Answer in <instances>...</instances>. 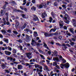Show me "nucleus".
<instances>
[{
    "label": "nucleus",
    "instance_id": "obj_28",
    "mask_svg": "<svg viewBox=\"0 0 76 76\" xmlns=\"http://www.w3.org/2000/svg\"><path fill=\"white\" fill-rule=\"evenodd\" d=\"M44 67L45 68V69H46V70L48 71H49V69H48V66H46V65H45L44 66Z\"/></svg>",
    "mask_w": 76,
    "mask_h": 76
},
{
    "label": "nucleus",
    "instance_id": "obj_50",
    "mask_svg": "<svg viewBox=\"0 0 76 76\" xmlns=\"http://www.w3.org/2000/svg\"><path fill=\"white\" fill-rule=\"evenodd\" d=\"M64 28L65 30H67V27L66 26H64Z\"/></svg>",
    "mask_w": 76,
    "mask_h": 76
},
{
    "label": "nucleus",
    "instance_id": "obj_5",
    "mask_svg": "<svg viewBox=\"0 0 76 76\" xmlns=\"http://www.w3.org/2000/svg\"><path fill=\"white\" fill-rule=\"evenodd\" d=\"M53 60L55 62H56V61H57V62H60V60H59V59L58 57L53 58Z\"/></svg>",
    "mask_w": 76,
    "mask_h": 76
},
{
    "label": "nucleus",
    "instance_id": "obj_26",
    "mask_svg": "<svg viewBox=\"0 0 76 76\" xmlns=\"http://www.w3.org/2000/svg\"><path fill=\"white\" fill-rule=\"evenodd\" d=\"M20 23L19 22H17L16 23V24H15V27H17L19 25Z\"/></svg>",
    "mask_w": 76,
    "mask_h": 76
},
{
    "label": "nucleus",
    "instance_id": "obj_38",
    "mask_svg": "<svg viewBox=\"0 0 76 76\" xmlns=\"http://www.w3.org/2000/svg\"><path fill=\"white\" fill-rule=\"evenodd\" d=\"M8 50H9L10 51H12V48H11L10 46H8Z\"/></svg>",
    "mask_w": 76,
    "mask_h": 76
},
{
    "label": "nucleus",
    "instance_id": "obj_8",
    "mask_svg": "<svg viewBox=\"0 0 76 76\" xmlns=\"http://www.w3.org/2000/svg\"><path fill=\"white\" fill-rule=\"evenodd\" d=\"M3 41L5 42L7 44H8L9 43V40L8 39L4 38L3 39Z\"/></svg>",
    "mask_w": 76,
    "mask_h": 76
},
{
    "label": "nucleus",
    "instance_id": "obj_10",
    "mask_svg": "<svg viewBox=\"0 0 76 76\" xmlns=\"http://www.w3.org/2000/svg\"><path fill=\"white\" fill-rule=\"evenodd\" d=\"M53 54L55 57L58 56V52L56 50L54 51V53Z\"/></svg>",
    "mask_w": 76,
    "mask_h": 76
},
{
    "label": "nucleus",
    "instance_id": "obj_6",
    "mask_svg": "<svg viewBox=\"0 0 76 76\" xmlns=\"http://www.w3.org/2000/svg\"><path fill=\"white\" fill-rule=\"evenodd\" d=\"M34 17L35 18H33V20H34L35 21H36L37 20L38 21H39V20L38 19V18L37 16L36 15H34Z\"/></svg>",
    "mask_w": 76,
    "mask_h": 76
},
{
    "label": "nucleus",
    "instance_id": "obj_43",
    "mask_svg": "<svg viewBox=\"0 0 76 76\" xmlns=\"http://www.w3.org/2000/svg\"><path fill=\"white\" fill-rule=\"evenodd\" d=\"M51 15L53 17H54V15L53 12H51Z\"/></svg>",
    "mask_w": 76,
    "mask_h": 76
},
{
    "label": "nucleus",
    "instance_id": "obj_45",
    "mask_svg": "<svg viewBox=\"0 0 76 76\" xmlns=\"http://www.w3.org/2000/svg\"><path fill=\"white\" fill-rule=\"evenodd\" d=\"M5 71L6 72H7L8 73H9L10 72V71H8V70H7L6 69H5Z\"/></svg>",
    "mask_w": 76,
    "mask_h": 76
},
{
    "label": "nucleus",
    "instance_id": "obj_54",
    "mask_svg": "<svg viewBox=\"0 0 76 76\" xmlns=\"http://www.w3.org/2000/svg\"><path fill=\"white\" fill-rule=\"evenodd\" d=\"M66 45L68 46L69 47H71V46L69 45V44H66Z\"/></svg>",
    "mask_w": 76,
    "mask_h": 76
},
{
    "label": "nucleus",
    "instance_id": "obj_9",
    "mask_svg": "<svg viewBox=\"0 0 76 76\" xmlns=\"http://www.w3.org/2000/svg\"><path fill=\"white\" fill-rule=\"evenodd\" d=\"M15 12H21V13H23V11L22 10H18L17 9H15Z\"/></svg>",
    "mask_w": 76,
    "mask_h": 76
},
{
    "label": "nucleus",
    "instance_id": "obj_63",
    "mask_svg": "<svg viewBox=\"0 0 76 76\" xmlns=\"http://www.w3.org/2000/svg\"><path fill=\"white\" fill-rule=\"evenodd\" d=\"M46 62H47L49 64H50V61H48V60H46Z\"/></svg>",
    "mask_w": 76,
    "mask_h": 76
},
{
    "label": "nucleus",
    "instance_id": "obj_12",
    "mask_svg": "<svg viewBox=\"0 0 76 76\" xmlns=\"http://www.w3.org/2000/svg\"><path fill=\"white\" fill-rule=\"evenodd\" d=\"M38 51H39V52L41 54H45V52H43V51H42V50H40L39 49L38 50Z\"/></svg>",
    "mask_w": 76,
    "mask_h": 76
},
{
    "label": "nucleus",
    "instance_id": "obj_46",
    "mask_svg": "<svg viewBox=\"0 0 76 76\" xmlns=\"http://www.w3.org/2000/svg\"><path fill=\"white\" fill-rule=\"evenodd\" d=\"M6 5H4L3 6V9L4 10H5L6 9Z\"/></svg>",
    "mask_w": 76,
    "mask_h": 76
},
{
    "label": "nucleus",
    "instance_id": "obj_22",
    "mask_svg": "<svg viewBox=\"0 0 76 76\" xmlns=\"http://www.w3.org/2000/svg\"><path fill=\"white\" fill-rule=\"evenodd\" d=\"M4 10H1V15L3 16L4 15Z\"/></svg>",
    "mask_w": 76,
    "mask_h": 76
},
{
    "label": "nucleus",
    "instance_id": "obj_21",
    "mask_svg": "<svg viewBox=\"0 0 76 76\" xmlns=\"http://www.w3.org/2000/svg\"><path fill=\"white\" fill-rule=\"evenodd\" d=\"M17 42H18L20 43H22L23 42L22 40H21L20 39L19 40H16Z\"/></svg>",
    "mask_w": 76,
    "mask_h": 76
},
{
    "label": "nucleus",
    "instance_id": "obj_24",
    "mask_svg": "<svg viewBox=\"0 0 76 76\" xmlns=\"http://www.w3.org/2000/svg\"><path fill=\"white\" fill-rule=\"evenodd\" d=\"M18 69H20L22 68V65H18Z\"/></svg>",
    "mask_w": 76,
    "mask_h": 76
},
{
    "label": "nucleus",
    "instance_id": "obj_49",
    "mask_svg": "<svg viewBox=\"0 0 76 76\" xmlns=\"http://www.w3.org/2000/svg\"><path fill=\"white\" fill-rule=\"evenodd\" d=\"M62 38V37L61 36H59L58 37V38H59L60 40H61Z\"/></svg>",
    "mask_w": 76,
    "mask_h": 76
},
{
    "label": "nucleus",
    "instance_id": "obj_40",
    "mask_svg": "<svg viewBox=\"0 0 76 76\" xmlns=\"http://www.w3.org/2000/svg\"><path fill=\"white\" fill-rule=\"evenodd\" d=\"M28 3L26 4V6H28L29 5V3H30L31 2L28 1Z\"/></svg>",
    "mask_w": 76,
    "mask_h": 76
},
{
    "label": "nucleus",
    "instance_id": "obj_34",
    "mask_svg": "<svg viewBox=\"0 0 76 76\" xmlns=\"http://www.w3.org/2000/svg\"><path fill=\"white\" fill-rule=\"evenodd\" d=\"M56 29H55V28L54 29H52L50 30V32H51L52 31H53L55 32L56 31Z\"/></svg>",
    "mask_w": 76,
    "mask_h": 76
},
{
    "label": "nucleus",
    "instance_id": "obj_25",
    "mask_svg": "<svg viewBox=\"0 0 76 76\" xmlns=\"http://www.w3.org/2000/svg\"><path fill=\"white\" fill-rule=\"evenodd\" d=\"M12 53L14 54H16V50L15 49H13Z\"/></svg>",
    "mask_w": 76,
    "mask_h": 76
},
{
    "label": "nucleus",
    "instance_id": "obj_13",
    "mask_svg": "<svg viewBox=\"0 0 76 76\" xmlns=\"http://www.w3.org/2000/svg\"><path fill=\"white\" fill-rule=\"evenodd\" d=\"M69 44L72 47H73V45H75V43L74 42H72L71 43H69Z\"/></svg>",
    "mask_w": 76,
    "mask_h": 76
},
{
    "label": "nucleus",
    "instance_id": "obj_37",
    "mask_svg": "<svg viewBox=\"0 0 76 76\" xmlns=\"http://www.w3.org/2000/svg\"><path fill=\"white\" fill-rule=\"evenodd\" d=\"M54 28L56 29V30H58L59 29V28L58 27V26H54Z\"/></svg>",
    "mask_w": 76,
    "mask_h": 76
},
{
    "label": "nucleus",
    "instance_id": "obj_7",
    "mask_svg": "<svg viewBox=\"0 0 76 76\" xmlns=\"http://www.w3.org/2000/svg\"><path fill=\"white\" fill-rule=\"evenodd\" d=\"M37 7L38 9H42L43 8V6L42 5H39V4H38L37 5Z\"/></svg>",
    "mask_w": 76,
    "mask_h": 76
},
{
    "label": "nucleus",
    "instance_id": "obj_15",
    "mask_svg": "<svg viewBox=\"0 0 76 76\" xmlns=\"http://www.w3.org/2000/svg\"><path fill=\"white\" fill-rule=\"evenodd\" d=\"M27 24L26 23H25L23 25V26L21 27V29H25L26 26Z\"/></svg>",
    "mask_w": 76,
    "mask_h": 76
},
{
    "label": "nucleus",
    "instance_id": "obj_30",
    "mask_svg": "<svg viewBox=\"0 0 76 76\" xmlns=\"http://www.w3.org/2000/svg\"><path fill=\"white\" fill-rule=\"evenodd\" d=\"M30 29L29 28H26V29H25L24 31H26V32H28V31L29 32Z\"/></svg>",
    "mask_w": 76,
    "mask_h": 76
},
{
    "label": "nucleus",
    "instance_id": "obj_33",
    "mask_svg": "<svg viewBox=\"0 0 76 76\" xmlns=\"http://www.w3.org/2000/svg\"><path fill=\"white\" fill-rule=\"evenodd\" d=\"M31 44L33 47L35 46H36V44H34V42H31Z\"/></svg>",
    "mask_w": 76,
    "mask_h": 76
},
{
    "label": "nucleus",
    "instance_id": "obj_44",
    "mask_svg": "<svg viewBox=\"0 0 76 76\" xmlns=\"http://www.w3.org/2000/svg\"><path fill=\"white\" fill-rule=\"evenodd\" d=\"M38 68H39L41 70H42L43 69L42 66L40 65H39V66Z\"/></svg>",
    "mask_w": 76,
    "mask_h": 76
},
{
    "label": "nucleus",
    "instance_id": "obj_41",
    "mask_svg": "<svg viewBox=\"0 0 76 76\" xmlns=\"http://www.w3.org/2000/svg\"><path fill=\"white\" fill-rule=\"evenodd\" d=\"M66 34L69 36H70L71 35V34H70V33H66Z\"/></svg>",
    "mask_w": 76,
    "mask_h": 76
},
{
    "label": "nucleus",
    "instance_id": "obj_1",
    "mask_svg": "<svg viewBox=\"0 0 76 76\" xmlns=\"http://www.w3.org/2000/svg\"><path fill=\"white\" fill-rule=\"evenodd\" d=\"M60 66L61 68L63 69H64V67H63L65 66L66 68H68L70 66H69V64L68 63H66L63 64L62 63L60 65Z\"/></svg>",
    "mask_w": 76,
    "mask_h": 76
},
{
    "label": "nucleus",
    "instance_id": "obj_60",
    "mask_svg": "<svg viewBox=\"0 0 76 76\" xmlns=\"http://www.w3.org/2000/svg\"><path fill=\"white\" fill-rule=\"evenodd\" d=\"M34 52H35V53H36L39 55V52H35V51H34Z\"/></svg>",
    "mask_w": 76,
    "mask_h": 76
},
{
    "label": "nucleus",
    "instance_id": "obj_58",
    "mask_svg": "<svg viewBox=\"0 0 76 76\" xmlns=\"http://www.w3.org/2000/svg\"><path fill=\"white\" fill-rule=\"evenodd\" d=\"M71 40H72V41H73L74 42H75L76 41L75 39L73 38H72L71 39Z\"/></svg>",
    "mask_w": 76,
    "mask_h": 76
},
{
    "label": "nucleus",
    "instance_id": "obj_32",
    "mask_svg": "<svg viewBox=\"0 0 76 76\" xmlns=\"http://www.w3.org/2000/svg\"><path fill=\"white\" fill-rule=\"evenodd\" d=\"M70 31L71 32L72 34L74 35V31L72 29H70Z\"/></svg>",
    "mask_w": 76,
    "mask_h": 76
},
{
    "label": "nucleus",
    "instance_id": "obj_29",
    "mask_svg": "<svg viewBox=\"0 0 76 76\" xmlns=\"http://www.w3.org/2000/svg\"><path fill=\"white\" fill-rule=\"evenodd\" d=\"M53 5L54 6L56 7L58 6V4L57 2H56L54 3Z\"/></svg>",
    "mask_w": 76,
    "mask_h": 76
},
{
    "label": "nucleus",
    "instance_id": "obj_17",
    "mask_svg": "<svg viewBox=\"0 0 76 76\" xmlns=\"http://www.w3.org/2000/svg\"><path fill=\"white\" fill-rule=\"evenodd\" d=\"M2 67H3L2 68V69H4V68H6V66L5 65V64L4 63H2V65H1Z\"/></svg>",
    "mask_w": 76,
    "mask_h": 76
},
{
    "label": "nucleus",
    "instance_id": "obj_14",
    "mask_svg": "<svg viewBox=\"0 0 76 76\" xmlns=\"http://www.w3.org/2000/svg\"><path fill=\"white\" fill-rule=\"evenodd\" d=\"M39 56L41 57V58L42 59H43V60L45 59V58L44 57V56L42 55L41 54H39Z\"/></svg>",
    "mask_w": 76,
    "mask_h": 76
},
{
    "label": "nucleus",
    "instance_id": "obj_59",
    "mask_svg": "<svg viewBox=\"0 0 76 76\" xmlns=\"http://www.w3.org/2000/svg\"><path fill=\"white\" fill-rule=\"evenodd\" d=\"M6 24H7V25H9L10 24V22L9 21L7 22Z\"/></svg>",
    "mask_w": 76,
    "mask_h": 76
},
{
    "label": "nucleus",
    "instance_id": "obj_18",
    "mask_svg": "<svg viewBox=\"0 0 76 76\" xmlns=\"http://www.w3.org/2000/svg\"><path fill=\"white\" fill-rule=\"evenodd\" d=\"M36 45H37V46H42L43 45V44L42 43H36Z\"/></svg>",
    "mask_w": 76,
    "mask_h": 76
},
{
    "label": "nucleus",
    "instance_id": "obj_39",
    "mask_svg": "<svg viewBox=\"0 0 76 76\" xmlns=\"http://www.w3.org/2000/svg\"><path fill=\"white\" fill-rule=\"evenodd\" d=\"M56 45H58L60 46H61V44H60L59 43H56Z\"/></svg>",
    "mask_w": 76,
    "mask_h": 76
},
{
    "label": "nucleus",
    "instance_id": "obj_27",
    "mask_svg": "<svg viewBox=\"0 0 76 76\" xmlns=\"http://www.w3.org/2000/svg\"><path fill=\"white\" fill-rule=\"evenodd\" d=\"M13 33L15 34L16 35H17L18 34V32L16 31H13Z\"/></svg>",
    "mask_w": 76,
    "mask_h": 76
},
{
    "label": "nucleus",
    "instance_id": "obj_48",
    "mask_svg": "<svg viewBox=\"0 0 76 76\" xmlns=\"http://www.w3.org/2000/svg\"><path fill=\"white\" fill-rule=\"evenodd\" d=\"M33 35L34 37H37L38 36V34H33Z\"/></svg>",
    "mask_w": 76,
    "mask_h": 76
},
{
    "label": "nucleus",
    "instance_id": "obj_35",
    "mask_svg": "<svg viewBox=\"0 0 76 76\" xmlns=\"http://www.w3.org/2000/svg\"><path fill=\"white\" fill-rule=\"evenodd\" d=\"M43 45H44L43 46L44 47H47V45L45 42H43Z\"/></svg>",
    "mask_w": 76,
    "mask_h": 76
},
{
    "label": "nucleus",
    "instance_id": "obj_52",
    "mask_svg": "<svg viewBox=\"0 0 76 76\" xmlns=\"http://www.w3.org/2000/svg\"><path fill=\"white\" fill-rule=\"evenodd\" d=\"M8 16H7V17H6V18H5V19L6 20H7V21H8Z\"/></svg>",
    "mask_w": 76,
    "mask_h": 76
},
{
    "label": "nucleus",
    "instance_id": "obj_36",
    "mask_svg": "<svg viewBox=\"0 0 76 76\" xmlns=\"http://www.w3.org/2000/svg\"><path fill=\"white\" fill-rule=\"evenodd\" d=\"M24 65H26V66H27L30 65V64H29L28 63H26V64H24Z\"/></svg>",
    "mask_w": 76,
    "mask_h": 76
},
{
    "label": "nucleus",
    "instance_id": "obj_19",
    "mask_svg": "<svg viewBox=\"0 0 76 76\" xmlns=\"http://www.w3.org/2000/svg\"><path fill=\"white\" fill-rule=\"evenodd\" d=\"M7 59L12 61L13 60V58L10 57H8V58H7Z\"/></svg>",
    "mask_w": 76,
    "mask_h": 76
},
{
    "label": "nucleus",
    "instance_id": "obj_55",
    "mask_svg": "<svg viewBox=\"0 0 76 76\" xmlns=\"http://www.w3.org/2000/svg\"><path fill=\"white\" fill-rule=\"evenodd\" d=\"M62 46H63L64 47H66V45L65 43H64L63 45H62Z\"/></svg>",
    "mask_w": 76,
    "mask_h": 76
},
{
    "label": "nucleus",
    "instance_id": "obj_56",
    "mask_svg": "<svg viewBox=\"0 0 76 76\" xmlns=\"http://www.w3.org/2000/svg\"><path fill=\"white\" fill-rule=\"evenodd\" d=\"M7 32L10 33H12V31L10 30H8L7 31Z\"/></svg>",
    "mask_w": 76,
    "mask_h": 76
},
{
    "label": "nucleus",
    "instance_id": "obj_2",
    "mask_svg": "<svg viewBox=\"0 0 76 76\" xmlns=\"http://www.w3.org/2000/svg\"><path fill=\"white\" fill-rule=\"evenodd\" d=\"M53 33H45L44 35L46 37H51L52 35H53Z\"/></svg>",
    "mask_w": 76,
    "mask_h": 76
},
{
    "label": "nucleus",
    "instance_id": "obj_3",
    "mask_svg": "<svg viewBox=\"0 0 76 76\" xmlns=\"http://www.w3.org/2000/svg\"><path fill=\"white\" fill-rule=\"evenodd\" d=\"M5 54L7 56H10V55H11V54L12 53L10 52H9L8 51H4Z\"/></svg>",
    "mask_w": 76,
    "mask_h": 76
},
{
    "label": "nucleus",
    "instance_id": "obj_20",
    "mask_svg": "<svg viewBox=\"0 0 76 76\" xmlns=\"http://www.w3.org/2000/svg\"><path fill=\"white\" fill-rule=\"evenodd\" d=\"M34 66H35V68H38V67L39 66V65L37 64H35V65H34Z\"/></svg>",
    "mask_w": 76,
    "mask_h": 76
},
{
    "label": "nucleus",
    "instance_id": "obj_31",
    "mask_svg": "<svg viewBox=\"0 0 76 76\" xmlns=\"http://www.w3.org/2000/svg\"><path fill=\"white\" fill-rule=\"evenodd\" d=\"M1 32L2 33H4V34H5L6 33V31L4 30H1Z\"/></svg>",
    "mask_w": 76,
    "mask_h": 76
},
{
    "label": "nucleus",
    "instance_id": "obj_47",
    "mask_svg": "<svg viewBox=\"0 0 76 76\" xmlns=\"http://www.w3.org/2000/svg\"><path fill=\"white\" fill-rule=\"evenodd\" d=\"M20 50H23V47L22 46V45H20Z\"/></svg>",
    "mask_w": 76,
    "mask_h": 76
},
{
    "label": "nucleus",
    "instance_id": "obj_51",
    "mask_svg": "<svg viewBox=\"0 0 76 76\" xmlns=\"http://www.w3.org/2000/svg\"><path fill=\"white\" fill-rule=\"evenodd\" d=\"M12 55L15 57H17V56L15 54H13Z\"/></svg>",
    "mask_w": 76,
    "mask_h": 76
},
{
    "label": "nucleus",
    "instance_id": "obj_53",
    "mask_svg": "<svg viewBox=\"0 0 76 76\" xmlns=\"http://www.w3.org/2000/svg\"><path fill=\"white\" fill-rule=\"evenodd\" d=\"M66 60H64V61H62V63H63L64 64H65V63H66Z\"/></svg>",
    "mask_w": 76,
    "mask_h": 76
},
{
    "label": "nucleus",
    "instance_id": "obj_4",
    "mask_svg": "<svg viewBox=\"0 0 76 76\" xmlns=\"http://www.w3.org/2000/svg\"><path fill=\"white\" fill-rule=\"evenodd\" d=\"M47 16V14L45 12H44L42 14V19L45 18V17Z\"/></svg>",
    "mask_w": 76,
    "mask_h": 76
},
{
    "label": "nucleus",
    "instance_id": "obj_16",
    "mask_svg": "<svg viewBox=\"0 0 76 76\" xmlns=\"http://www.w3.org/2000/svg\"><path fill=\"white\" fill-rule=\"evenodd\" d=\"M49 22L50 23H51L52 22V20H53V18L51 17H50L49 18Z\"/></svg>",
    "mask_w": 76,
    "mask_h": 76
},
{
    "label": "nucleus",
    "instance_id": "obj_42",
    "mask_svg": "<svg viewBox=\"0 0 76 76\" xmlns=\"http://www.w3.org/2000/svg\"><path fill=\"white\" fill-rule=\"evenodd\" d=\"M31 2L34 4H35L36 2L35 0H32Z\"/></svg>",
    "mask_w": 76,
    "mask_h": 76
},
{
    "label": "nucleus",
    "instance_id": "obj_57",
    "mask_svg": "<svg viewBox=\"0 0 76 76\" xmlns=\"http://www.w3.org/2000/svg\"><path fill=\"white\" fill-rule=\"evenodd\" d=\"M69 22H70V21L69 20H68L66 22V23L67 24L69 23Z\"/></svg>",
    "mask_w": 76,
    "mask_h": 76
},
{
    "label": "nucleus",
    "instance_id": "obj_23",
    "mask_svg": "<svg viewBox=\"0 0 76 76\" xmlns=\"http://www.w3.org/2000/svg\"><path fill=\"white\" fill-rule=\"evenodd\" d=\"M57 64L56 62H53V66H57Z\"/></svg>",
    "mask_w": 76,
    "mask_h": 76
},
{
    "label": "nucleus",
    "instance_id": "obj_62",
    "mask_svg": "<svg viewBox=\"0 0 76 76\" xmlns=\"http://www.w3.org/2000/svg\"><path fill=\"white\" fill-rule=\"evenodd\" d=\"M48 53L49 55H51V51H48Z\"/></svg>",
    "mask_w": 76,
    "mask_h": 76
},
{
    "label": "nucleus",
    "instance_id": "obj_64",
    "mask_svg": "<svg viewBox=\"0 0 76 76\" xmlns=\"http://www.w3.org/2000/svg\"><path fill=\"white\" fill-rule=\"evenodd\" d=\"M64 42L65 43H67V44H68L69 43V42L68 41H65Z\"/></svg>",
    "mask_w": 76,
    "mask_h": 76
},
{
    "label": "nucleus",
    "instance_id": "obj_11",
    "mask_svg": "<svg viewBox=\"0 0 76 76\" xmlns=\"http://www.w3.org/2000/svg\"><path fill=\"white\" fill-rule=\"evenodd\" d=\"M31 10L36 11V7L35 6H33L31 8Z\"/></svg>",
    "mask_w": 76,
    "mask_h": 76
},
{
    "label": "nucleus",
    "instance_id": "obj_61",
    "mask_svg": "<svg viewBox=\"0 0 76 76\" xmlns=\"http://www.w3.org/2000/svg\"><path fill=\"white\" fill-rule=\"evenodd\" d=\"M56 67L58 69H60V66L58 65H57V66Z\"/></svg>",
    "mask_w": 76,
    "mask_h": 76
}]
</instances>
